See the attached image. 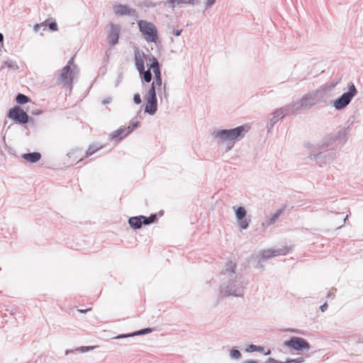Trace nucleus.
I'll list each match as a JSON object with an SVG mask.
<instances>
[{"instance_id":"f3484780","label":"nucleus","mask_w":363,"mask_h":363,"mask_svg":"<svg viewBox=\"0 0 363 363\" xmlns=\"http://www.w3.org/2000/svg\"><path fill=\"white\" fill-rule=\"evenodd\" d=\"M199 4L198 0H168L165 4L169 8L174 9L175 7L182 4L194 6Z\"/></svg>"},{"instance_id":"8fccbe9b","label":"nucleus","mask_w":363,"mask_h":363,"mask_svg":"<svg viewBox=\"0 0 363 363\" xmlns=\"http://www.w3.org/2000/svg\"><path fill=\"white\" fill-rule=\"evenodd\" d=\"M3 40H4V35L2 33H0V43H2Z\"/></svg>"},{"instance_id":"473e14b6","label":"nucleus","mask_w":363,"mask_h":363,"mask_svg":"<svg viewBox=\"0 0 363 363\" xmlns=\"http://www.w3.org/2000/svg\"><path fill=\"white\" fill-rule=\"evenodd\" d=\"M152 83H155V86H158V88L162 86V79L161 74H155V81Z\"/></svg>"},{"instance_id":"a211bd4d","label":"nucleus","mask_w":363,"mask_h":363,"mask_svg":"<svg viewBox=\"0 0 363 363\" xmlns=\"http://www.w3.org/2000/svg\"><path fill=\"white\" fill-rule=\"evenodd\" d=\"M152 330L151 328H145V329H142V330H140L138 331L133 332L131 333L119 335L115 337L114 339L119 340V339H123V338H126V337H134L136 335H145V334H148V333H151Z\"/></svg>"},{"instance_id":"4be33fe9","label":"nucleus","mask_w":363,"mask_h":363,"mask_svg":"<svg viewBox=\"0 0 363 363\" xmlns=\"http://www.w3.org/2000/svg\"><path fill=\"white\" fill-rule=\"evenodd\" d=\"M96 347L97 346H87V347L82 346V347H77L74 350H67L65 351V354L68 355L70 353H74V352L84 353V352H86L94 350Z\"/></svg>"},{"instance_id":"b1692460","label":"nucleus","mask_w":363,"mask_h":363,"mask_svg":"<svg viewBox=\"0 0 363 363\" xmlns=\"http://www.w3.org/2000/svg\"><path fill=\"white\" fill-rule=\"evenodd\" d=\"M338 83H339V81H333L329 84H325L320 86V87L323 89V90H324L325 94H326L328 98H329L330 96V91L337 86V84Z\"/></svg>"},{"instance_id":"412c9836","label":"nucleus","mask_w":363,"mask_h":363,"mask_svg":"<svg viewBox=\"0 0 363 363\" xmlns=\"http://www.w3.org/2000/svg\"><path fill=\"white\" fill-rule=\"evenodd\" d=\"M22 157L30 162V163H35L39 161L41 158V155L39 152H31V153H26L22 155Z\"/></svg>"},{"instance_id":"f704fd0d","label":"nucleus","mask_w":363,"mask_h":363,"mask_svg":"<svg viewBox=\"0 0 363 363\" xmlns=\"http://www.w3.org/2000/svg\"><path fill=\"white\" fill-rule=\"evenodd\" d=\"M305 359L303 357H298L296 359H287L284 363H303Z\"/></svg>"},{"instance_id":"ea45409f","label":"nucleus","mask_w":363,"mask_h":363,"mask_svg":"<svg viewBox=\"0 0 363 363\" xmlns=\"http://www.w3.org/2000/svg\"><path fill=\"white\" fill-rule=\"evenodd\" d=\"M133 101L136 104H140L141 103V98L139 94H134Z\"/></svg>"},{"instance_id":"393cba45","label":"nucleus","mask_w":363,"mask_h":363,"mask_svg":"<svg viewBox=\"0 0 363 363\" xmlns=\"http://www.w3.org/2000/svg\"><path fill=\"white\" fill-rule=\"evenodd\" d=\"M139 73L141 76L142 79L144 80L145 82H151L152 76L149 68L147 70L144 69L143 72H139Z\"/></svg>"},{"instance_id":"7ed1b4c3","label":"nucleus","mask_w":363,"mask_h":363,"mask_svg":"<svg viewBox=\"0 0 363 363\" xmlns=\"http://www.w3.org/2000/svg\"><path fill=\"white\" fill-rule=\"evenodd\" d=\"M250 129V127L247 124L231 129L216 128L213 130L211 135L218 144L225 146L226 151H229L233 149L236 142L245 136Z\"/></svg>"},{"instance_id":"49530a36","label":"nucleus","mask_w":363,"mask_h":363,"mask_svg":"<svg viewBox=\"0 0 363 363\" xmlns=\"http://www.w3.org/2000/svg\"><path fill=\"white\" fill-rule=\"evenodd\" d=\"M78 311H79L80 313H86L87 311H91V308H87V309H85V310H83V309H79Z\"/></svg>"},{"instance_id":"c9c22d12","label":"nucleus","mask_w":363,"mask_h":363,"mask_svg":"<svg viewBox=\"0 0 363 363\" xmlns=\"http://www.w3.org/2000/svg\"><path fill=\"white\" fill-rule=\"evenodd\" d=\"M156 95V86H155V83H152L150 89L147 91V93L145 96H151Z\"/></svg>"},{"instance_id":"09e8293b","label":"nucleus","mask_w":363,"mask_h":363,"mask_svg":"<svg viewBox=\"0 0 363 363\" xmlns=\"http://www.w3.org/2000/svg\"><path fill=\"white\" fill-rule=\"evenodd\" d=\"M244 363H257V362L255 360H248V361L245 362Z\"/></svg>"},{"instance_id":"f8f14e48","label":"nucleus","mask_w":363,"mask_h":363,"mask_svg":"<svg viewBox=\"0 0 363 363\" xmlns=\"http://www.w3.org/2000/svg\"><path fill=\"white\" fill-rule=\"evenodd\" d=\"M139 125V122L136 121L132 123L131 125H129L128 127H121L118 128V130L113 131L111 134V139H116L120 140L123 137L128 135L129 133H130L135 128H137Z\"/></svg>"},{"instance_id":"f257e3e1","label":"nucleus","mask_w":363,"mask_h":363,"mask_svg":"<svg viewBox=\"0 0 363 363\" xmlns=\"http://www.w3.org/2000/svg\"><path fill=\"white\" fill-rule=\"evenodd\" d=\"M350 127L340 128L335 135H326L320 140L311 152V159L318 164L330 163L337 156L340 149L347 140Z\"/></svg>"},{"instance_id":"37998d69","label":"nucleus","mask_w":363,"mask_h":363,"mask_svg":"<svg viewBox=\"0 0 363 363\" xmlns=\"http://www.w3.org/2000/svg\"><path fill=\"white\" fill-rule=\"evenodd\" d=\"M267 363H284V362H279L273 358H269L267 361Z\"/></svg>"},{"instance_id":"4468645a","label":"nucleus","mask_w":363,"mask_h":363,"mask_svg":"<svg viewBox=\"0 0 363 363\" xmlns=\"http://www.w3.org/2000/svg\"><path fill=\"white\" fill-rule=\"evenodd\" d=\"M113 13L116 16H135L136 11L135 9L129 7L127 5L117 4L113 6Z\"/></svg>"},{"instance_id":"cd10ccee","label":"nucleus","mask_w":363,"mask_h":363,"mask_svg":"<svg viewBox=\"0 0 363 363\" xmlns=\"http://www.w3.org/2000/svg\"><path fill=\"white\" fill-rule=\"evenodd\" d=\"M102 147V146H96V145H91L89 147L86 155V157H89L92 155L94 152H96L97 150H100Z\"/></svg>"},{"instance_id":"6e6552de","label":"nucleus","mask_w":363,"mask_h":363,"mask_svg":"<svg viewBox=\"0 0 363 363\" xmlns=\"http://www.w3.org/2000/svg\"><path fill=\"white\" fill-rule=\"evenodd\" d=\"M284 345L298 352L310 349V344L303 338L300 337H292L284 342Z\"/></svg>"},{"instance_id":"c03bdc74","label":"nucleus","mask_w":363,"mask_h":363,"mask_svg":"<svg viewBox=\"0 0 363 363\" xmlns=\"http://www.w3.org/2000/svg\"><path fill=\"white\" fill-rule=\"evenodd\" d=\"M328 308V304L327 303H323L320 307V309L322 312H324Z\"/></svg>"},{"instance_id":"423d86ee","label":"nucleus","mask_w":363,"mask_h":363,"mask_svg":"<svg viewBox=\"0 0 363 363\" xmlns=\"http://www.w3.org/2000/svg\"><path fill=\"white\" fill-rule=\"evenodd\" d=\"M294 106L295 105H294L293 103H291L284 107L277 108L274 112H272L269 116V123L267 124V128H272L279 121V120L283 118L287 115L294 114L297 112V110Z\"/></svg>"},{"instance_id":"a19ab883","label":"nucleus","mask_w":363,"mask_h":363,"mask_svg":"<svg viewBox=\"0 0 363 363\" xmlns=\"http://www.w3.org/2000/svg\"><path fill=\"white\" fill-rule=\"evenodd\" d=\"M111 97L108 96V97H106V99H104L103 101H102V104H110L111 102Z\"/></svg>"},{"instance_id":"0eeeda50","label":"nucleus","mask_w":363,"mask_h":363,"mask_svg":"<svg viewBox=\"0 0 363 363\" xmlns=\"http://www.w3.org/2000/svg\"><path fill=\"white\" fill-rule=\"evenodd\" d=\"M140 31L144 35L147 42L156 43L158 40V33L154 23L145 20H140L138 22Z\"/></svg>"},{"instance_id":"2f4dec72","label":"nucleus","mask_w":363,"mask_h":363,"mask_svg":"<svg viewBox=\"0 0 363 363\" xmlns=\"http://www.w3.org/2000/svg\"><path fill=\"white\" fill-rule=\"evenodd\" d=\"M230 356L233 359H240L241 358V353L238 350L233 349L230 352Z\"/></svg>"},{"instance_id":"dca6fc26","label":"nucleus","mask_w":363,"mask_h":363,"mask_svg":"<svg viewBox=\"0 0 363 363\" xmlns=\"http://www.w3.org/2000/svg\"><path fill=\"white\" fill-rule=\"evenodd\" d=\"M135 65L138 72H143L145 69V55L144 52L136 50L134 53Z\"/></svg>"},{"instance_id":"7c9ffc66","label":"nucleus","mask_w":363,"mask_h":363,"mask_svg":"<svg viewBox=\"0 0 363 363\" xmlns=\"http://www.w3.org/2000/svg\"><path fill=\"white\" fill-rule=\"evenodd\" d=\"M4 66L9 69H16L18 68L16 62L11 60H8L4 62Z\"/></svg>"},{"instance_id":"4c0bfd02","label":"nucleus","mask_w":363,"mask_h":363,"mask_svg":"<svg viewBox=\"0 0 363 363\" xmlns=\"http://www.w3.org/2000/svg\"><path fill=\"white\" fill-rule=\"evenodd\" d=\"M145 98L147 101L157 102V99L156 95L145 96Z\"/></svg>"},{"instance_id":"20e7f679","label":"nucleus","mask_w":363,"mask_h":363,"mask_svg":"<svg viewBox=\"0 0 363 363\" xmlns=\"http://www.w3.org/2000/svg\"><path fill=\"white\" fill-rule=\"evenodd\" d=\"M328 96L320 86L318 89L304 94L300 99L293 102L297 111L301 108H310L320 103H325Z\"/></svg>"},{"instance_id":"5701e85b","label":"nucleus","mask_w":363,"mask_h":363,"mask_svg":"<svg viewBox=\"0 0 363 363\" xmlns=\"http://www.w3.org/2000/svg\"><path fill=\"white\" fill-rule=\"evenodd\" d=\"M157 110V102L147 101L145 107V112L152 116Z\"/></svg>"},{"instance_id":"72a5a7b5","label":"nucleus","mask_w":363,"mask_h":363,"mask_svg":"<svg viewBox=\"0 0 363 363\" xmlns=\"http://www.w3.org/2000/svg\"><path fill=\"white\" fill-rule=\"evenodd\" d=\"M217 0H205L203 6L206 10L210 9L216 2Z\"/></svg>"},{"instance_id":"a18cd8bd","label":"nucleus","mask_w":363,"mask_h":363,"mask_svg":"<svg viewBox=\"0 0 363 363\" xmlns=\"http://www.w3.org/2000/svg\"><path fill=\"white\" fill-rule=\"evenodd\" d=\"M182 32V30L180 29V30H174V34L176 35V36H179L181 35Z\"/></svg>"},{"instance_id":"9b49d317","label":"nucleus","mask_w":363,"mask_h":363,"mask_svg":"<svg viewBox=\"0 0 363 363\" xmlns=\"http://www.w3.org/2000/svg\"><path fill=\"white\" fill-rule=\"evenodd\" d=\"M235 211V217L240 229L245 230L248 228L249 220L246 218L247 211L242 206L238 208L233 207Z\"/></svg>"},{"instance_id":"603ef678","label":"nucleus","mask_w":363,"mask_h":363,"mask_svg":"<svg viewBox=\"0 0 363 363\" xmlns=\"http://www.w3.org/2000/svg\"><path fill=\"white\" fill-rule=\"evenodd\" d=\"M348 218V215L346 216V217L344 219V223H345L346 219Z\"/></svg>"},{"instance_id":"864d4df0","label":"nucleus","mask_w":363,"mask_h":363,"mask_svg":"<svg viewBox=\"0 0 363 363\" xmlns=\"http://www.w3.org/2000/svg\"><path fill=\"white\" fill-rule=\"evenodd\" d=\"M72 62H73V60H69V64H72Z\"/></svg>"},{"instance_id":"3c124183","label":"nucleus","mask_w":363,"mask_h":363,"mask_svg":"<svg viewBox=\"0 0 363 363\" xmlns=\"http://www.w3.org/2000/svg\"><path fill=\"white\" fill-rule=\"evenodd\" d=\"M270 354V351H269V350L267 352H264V354H265V355H268V354Z\"/></svg>"},{"instance_id":"de8ad7c7","label":"nucleus","mask_w":363,"mask_h":363,"mask_svg":"<svg viewBox=\"0 0 363 363\" xmlns=\"http://www.w3.org/2000/svg\"><path fill=\"white\" fill-rule=\"evenodd\" d=\"M41 113H42V111H40V110H38V111L32 112V113L34 115H38V114H40Z\"/></svg>"},{"instance_id":"58836bf2","label":"nucleus","mask_w":363,"mask_h":363,"mask_svg":"<svg viewBox=\"0 0 363 363\" xmlns=\"http://www.w3.org/2000/svg\"><path fill=\"white\" fill-rule=\"evenodd\" d=\"M48 27L50 30H51L52 31H57L58 30L57 25L55 22H52L49 23Z\"/></svg>"},{"instance_id":"2eb2a0df","label":"nucleus","mask_w":363,"mask_h":363,"mask_svg":"<svg viewBox=\"0 0 363 363\" xmlns=\"http://www.w3.org/2000/svg\"><path fill=\"white\" fill-rule=\"evenodd\" d=\"M121 28L118 25L111 24L108 33V43L111 45H115L118 43Z\"/></svg>"},{"instance_id":"6ab92c4d","label":"nucleus","mask_w":363,"mask_h":363,"mask_svg":"<svg viewBox=\"0 0 363 363\" xmlns=\"http://www.w3.org/2000/svg\"><path fill=\"white\" fill-rule=\"evenodd\" d=\"M143 216L131 217L128 219V224L133 229H140L143 224Z\"/></svg>"},{"instance_id":"1a4fd4ad","label":"nucleus","mask_w":363,"mask_h":363,"mask_svg":"<svg viewBox=\"0 0 363 363\" xmlns=\"http://www.w3.org/2000/svg\"><path fill=\"white\" fill-rule=\"evenodd\" d=\"M289 250L290 248L289 247L263 250L257 255L256 258L258 262L260 263L262 259H269L277 256L285 255L289 252Z\"/></svg>"},{"instance_id":"c85d7f7f","label":"nucleus","mask_w":363,"mask_h":363,"mask_svg":"<svg viewBox=\"0 0 363 363\" xmlns=\"http://www.w3.org/2000/svg\"><path fill=\"white\" fill-rule=\"evenodd\" d=\"M47 29V22H43L41 23H38L34 26L33 30L35 33L40 32V30L45 31Z\"/></svg>"},{"instance_id":"c756f323","label":"nucleus","mask_w":363,"mask_h":363,"mask_svg":"<svg viewBox=\"0 0 363 363\" xmlns=\"http://www.w3.org/2000/svg\"><path fill=\"white\" fill-rule=\"evenodd\" d=\"M141 218L143 219L144 225H149V224L155 222V220H156V215H151L148 218L143 216V217H141Z\"/></svg>"},{"instance_id":"bb28decb","label":"nucleus","mask_w":363,"mask_h":363,"mask_svg":"<svg viewBox=\"0 0 363 363\" xmlns=\"http://www.w3.org/2000/svg\"><path fill=\"white\" fill-rule=\"evenodd\" d=\"M16 101L18 104H23L30 101V99L23 94H18L16 97Z\"/></svg>"},{"instance_id":"a878e982","label":"nucleus","mask_w":363,"mask_h":363,"mask_svg":"<svg viewBox=\"0 0 363 363\" xmlns=\"http://www.w3.org/2000/svg\"><path fill=\"white\" fill-rule=\"evenodd\" d=\"M264 348L262 346H257L255 345H250L247 347L245 349V351L247 352H264Z\"/></svg>"},{"instance_id":"aec40b11","label":"nucleus","mask_w":363,"mask_h":363,"mask_svg":"<svg viewBox=\"0 0 363 363\" xmlns=\"http://www.w3.org/2000/svg\"><path fill=\"white\" fill-rule=\"evenodd\" d=\"M148 60L150 64H147V66L150 69L152 70L154 74H161L158 60L153 56L150 57Z\"/></svg>"},{"instance_id":"e433bc0d","label":"nucleus","mask_w":363,"mask_h":363,"mask_svg":"<svg viewBox=\"0 0 363 363\" xmlns=\"http://www.w3.org/2000/svg\"><path fill=\"white\" fill-rule=\"evenodd\" d=\"M279 216H280V213L279 212H277L274 215H272L269 220L268 225L273 224L278 219Z\"/></svg>"},{"instance_id":"79ce46f5","label":"nucleus","mask_w":363,"mask_h":363,"mask_svg":"<svg viewBox=\"0 0 363 363\" xmlns=\"http://www.w3.org/2000/svg\"><path fill=\"white\" fill-rule=\"evenodd\" d=\"M163 89H164V93H163V94H164V98L167 99H168L169 94H168V92H167V86H166V84H164Z\"/></svg>"},{"instance_id":"ddd939ff","label":"nucleus","mask_w":363,"mask_h":363,"mask_svg":"<svg viewBox=\"0 0 363 363\" xmlns=\"http://www.w3.org/2000/svg\"><path fill=\"white\" fill-rule=\"evenodd\" d=\"M77 69L75 65H73V69L71 68L69 65H66L61 72L60 80L62 83L66 85H70L72 82L74 70Z\"/></svg>"},{"instance_id":"39448f33","label":"nucleus","mask_w":363,"mask_h":363,"mask_svg":"<svg viewBox=\"0 0 363 363\" xmlns=\"http://www.w3.org/2000/svg\"><path fill=\"white\" fill-rule=\"evenodd\" d=\"M347 91L343 93L340 96L333 101V106L337 111L345 108L352 101V99L357 94V90L352 82L347 84Z\"/></svg>"},{"instance_id":"9d476101","label":"nucleus","mask_w":363,"mask_h":363,"mask_svg":"<svg viewBox=\"0 0 363 363\" xmlns=\"http://www.w3.org/2000/svg\"><path fill=\"white\" fill-rule=\"evenodd\" d=\"M8 116L19 123L25 124L28 121V116L19 106H15L10 109Z\"/></svg>"},{"instance_id":"f03ea898","label":"nucleus","mask_w":363,"mask_h":363,"mask_svg":"<svg viewBox=\"0 0 363 363\" xmlns=\"http://www.w3.org/2000/svg\"><path fill=\"white\" fill-rule=\"evenodd\" d=\"M235 267L233 262H228L225 271L220 275L222 281L220 293L225 296L240 297L243 295L244 281L241 276L235 273Z\"/></svg>"}]
</instances>
